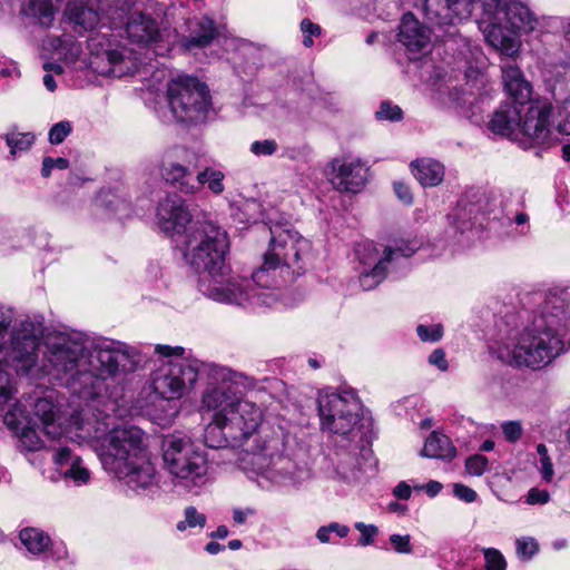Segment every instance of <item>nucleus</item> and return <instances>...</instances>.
Instances as JSON below:
<instances>
[{"instance_id": "obj_27", "label": "nucleus", "mask_w": 570, "mask_h": 570, "mask_svg": "<svg viewBox=\"0 0 570 570\" xmlns=\"http://www.w3.org/2000/svg\"><path fill=\"white\" fill-rule=\"evenodd\" d=\"M19 540L26 551L33 558L42 560L50 557L61 559L67 553L65 550L62 553H57L53 550L55 543L51 537L40 528H23L19 532Z\"/></svg>"}, {"instance_id": "obj_19", "label": "nucleus", "mask_w": 570, "mask_h": 570, "mask_svg": "<svg viewBox=\"0 0 570 570\" xmlns=\"http://www.w3.org/2000/svg\"><path fill=\"white\" fill-rule=\"evenodd\" d=\"M156 217L159 228L170 237L185 235L187 225L191 222L188 206L177 195H166L159 202Z\"/></svg>"}, {"instance_id": "obj_49", "label": "nucleus", "mask_w": 570, "mask_h": 570, "mask_svg": "<svg viewBox=\"0 0 570 570\" xmlns=\"http://www.w3.org/2000/svg\"><path fill=\"white\" fill-rule=\"evenodd\" d=\"M483 554L487 570H505L507 562L499 550L494 548H484Z\"/></svg>"}, {"instance_id": "obj_3", "label": "nucleus", "mask_w": 570, "mask_h": 570, "mask_svg": "<svg viewBox=\"0 0 570 570\" xmlns=\"http://www.w3.org/2000/svg\"><path fill=\"white\" fill-rule=\"evenodd\" d=\"M68 436L88 444L105 470L112 472L136 493L156 485V468L150 460L145 433L135 425H116L105 410L87 407L70 420Z\"/></svg>"}, {"instance_id": "obj_4", "label": "nucleus", "mask_w": 570, "mask_h": 570, "mask_svg": "<svg viewBox=\"0 0 570 570\" xmlns=\"http://www.w3.org/2000/svg\"><path fill=\"white\" fill-rule=\"evenodd\" d=\"M177 247L186 264L199 275L197 286L203 295L239 306L255 302L256 296L249 294V278L233 274L226 263L229 242L220 226L210 220H197L177 240Z\"/></svg>"}, {"instance_id": "obj_28", "label": "nucleus", "mask_w": 570, "mask_h": 570, "mask_svg": "<svg viewBox=\"0 0 570 570\" xmlns=\"http://www.w3.org/2000/svg\"><path fill=\"white\" fill-rule=\"evenodd\" d=\"M397 40L410 52H420L430 45L431 32L429 28L421 24L413 13L407 12L402 17Z\"/></svg>"}, {"instance_id": "obj_34", "label": "nucleus", "mask_w": 570, "mask_h": 570, "mask_svg": "<svg viewBox=\"0 0 570 570\" xmlns=\"http://www.w3.org/2000/svg\"><path fill=\"white\" fill-rule=\"evenodd\" d=\"M421 455L430 459L451 461L456 456V449L448 435L433 431L426 439Z\"/></svg>"}, {"instance_id": "obj_11", "label": "nucleus", "mask_w": 570, "mask_h": 570, "mask_svg": "<svg viewBox=\"0 0 570 570\" xmlns=\"http://www.w3.org/2000/svg\"><path fill=\"white\" fill-rule=\"evenodd\" d=\"M164 470L175 487L191 491L204 487L208 481L206 454L181 434H171L163 440Z\"/></svg>"}, {"instance_id": "obj_7", "label": "nucleus", "mask_w": 570, "mask_h": 570, "mask_svg": "<svg viewBox=\"0 0 570 570\" xmlns=\"http://www.w3.org/2000/svg\"><path fill=\"white\" fill-rule=\"evenodd\" d=\"M482 6L489 19L479 23L484 39L509 58L519 55L522 47L520 37L538 31L546 21L520 0H482Z\"/></svg>"}, {"instance_id": "obj_24", "label": "nucleus", "mask_w": 570, "mask_h": 570, "mask_svg": "<svg viewBox=\"0 0 570 570\" xmlns=\"http://www.w3.org/2000/svg\"><path fill=\"white\" fill-rule=\"evenodd\" d=\"M550 91L557 108L553 128L558 134L570 135V71L558 75Z\"/></svg>"}, {"instance_id": "obj_33", "label": "nucleus", "mask_w": 570, "mask_h": 570, "mask_svg": "<svg viewBox=\"0 0 570 570\" xmlns=\"http://www.w3.org/2000/svg\"><path fill=\"white\" fill-rule=\"evenodd\" d=\"M410 167L413 176L423 187H435L444 179L443 164L433 158L413 160Z\"/></svg>"}, {"instance_id": "obj_43", "label": "nucleus", "mask_w": 570, "mask_h": 570, "mask_svg": "<svg viewBox=\"0 0 570 570\" xmlns=\"http://www.w3.org/2000/svg\"><path fill=\"white\" fill-rule=\"evenodd\" d=\"M278 144L275 139L255 140L249 146V151L256 157H268L276 154Z\"/></svg>"}, {"instance_id": "obj_37", "label": "nucleus", "mask_w": 570, "mask_h": 570, "mask_svg": "<svg viewBox=\"0 0 570 570\" xmlns=\"http://www.w3.org/2000/svg\"><path fill=\"white\" fill-rule=\"evenodd\" d=\"M226 175L220 169H217L212 166L205 167L196 175L197 183L199 184V190L203 186L214 195H222L225 190L224 180Z\"/></svg>"}, {"instance_id": "obj_10", "label": "nucleus", "mask_w": 570, "mask_h": 570, "mask_svg": "<svg viewBox=\"0 0 570 570\" xmlns=\"http://www.w3.org/2000/svg\"><path fill=\"white\" fill-rule=\"evenodd\" d=\"M158 358L151 373V385L156 394L165 400H175L191 390L199 374L207 376L206 366L199 360L186 355L181 346L158 344L155 346Z\"/></svg>"}, {"instance_id": "obj_64", "label": "nucleus", "mask_w": 570, "mask_h": 570, "mask_svg": "<svg viewBox=\"0 0 570 570\" xmlns=\"http://www.w3.org/2000/svg\"><path fill=\"white\" fill-rule=\"evenodd\" d=\"M43 69L47 72L52 73L53 76L55 75H61L63 72L62 66L59 65V63H55V62H46L43 65Z\"/></svg>"}, {"instance_id": "obj_17", "label": "nucleus", "mask_w": 570, "mask_h": 570, "mask_svg": "<svg viewBox=\"0 0 570 570\" xmlns=\"http://www.w3.org/2000/svg\"><path fill=\"white\" fill-rule=\"evenodd\" d=\"M189 151L184 147H174L167 150L161 158L160 175L173 188L184 195H194L199 191V184L191 170Z\"/></svg>"}, {"instance_id": "obj_6", "label": "nucleus", "mask_w": 570, "mask_h": 570, "mask_svg": "<svg viewBox=\"0 0 570 570\" xmlns=\"http://www.w3.org/2000/svg\"><path fill=\"white\" fill-rule=\"evenodd\" d=\"M271 242L264 254L263 264L252 274L249 294L255 302L247 305H267L269 294L262 288L278 287L293 282L305 272V258L311 250V243L296 230L275 226L271 228Z\"/></svg>"}, {"instance_id": "obj_60", "label": "nucleus", "mask_w": 570, "mask_h": 570, "mask_svg": "<svg viewBox=\"0 0 570 570\" xmlns=\"http://www.w3.org/2000/svg\"><path fill=\"white\" fill-rule=\"evenodd\" d=\"M394 191L397 196V198L403 202L404 204H411L412 203V193L409 186H406L403 183H394Z\"/></svg>"}, {"instance_id": "obj_47", "label": "nucleus", "mask_w": 570, "mask_h": 570, "mask_svg": "<svg viewBox=\"0 0 570 570\" xmlns=\"http://www.w3.org/2000/svg\"><path fill=\"white\" fill-rule=\"evenodd\" d=\"M489 466L488 459L482 454H474L466 459L465 471L473 476H481Z\"/></svg>"}, {"instance_id": "obj_8", "label": "nucleus", "mask_w": 570, "mask_h": 570, "mask_svg": "<svg viewBox=\"0 0 570 570\" xmlns=\"http://www.w3.org/2000/svg\"><path fill=\"white\" fill-rule=\"evenodd\" d=\"M264 444L257 445L258 452L244 455L240 468L249 479H255L259 487L266 483L298 487L309 480L311 470L283 454L286 445L284 431H268L263 435Z\"/></svg>"}, {"instance_id": "obj_36", "label": "nucleus", "mask_w": 570, "mask_h": 570, "mask_svg": "<svg viewBox=\"0 0 570 570\" xmlns=\"http://www.w3.org/2000/svg\"><path fill=\"white\" fill-rule=\"evenodd\" d=\"M67 13L70 21L83 30H92L100 21L98 11L86 6L69 4Z\"/></svg>"}, {"instance_id": "obj_2", "label": "nucleus", "mask_w": 570, "mask_h": 570, "mask_svg": "<svg viewBox=\"0 0 570 570\" xmlns=\"http://www.w3.org/2000/svg\"><path fill=\"white\" fill-rule=\"evenodd\" d=\"M208 386L202 396V406L213 412L204 440L208 448L230 445L243 448L244 455L258 452L268 431H283L264 424V411L255 402L240 395L239 387L253 390L256 380L222 365L205 367Z\"/></svg>"}, {"instance_id": "obj_57", "label": "nucleus", "mask_w": 570, "mask_h": 570, "mask_svg": "<svg viewBox=\"0 0 570 570\" xmlns=\"http://www.w3.org/2000/svg\"><path fill=\"white\" fill-rule=\"evenodd\" d=\"M550 500V494L547 490L532 488L527 495V503L529 504H544Z\"/></svg>"}, {"instance_id": "obj_1", "label": "nucleus", "mask_w": 570, "mask_h": 570, "mask_svg": "<svg viewBox=\"0 0 570 570\" xmlns=\"http://www.w3.org/2000/svg\"><path fill=\"white\" fill-rule=\"evenodd\" d=\"M11 328L20 351L16 360L27 377H49L82 399L98 395L105 380L134 373L142 361L122 342L102 338L87 346L80 335L66 332L48 334L40 357L42 322L26 316L12 322Z\"/></svg>"}, {"instance_id": "obj_46", "label": "nucleus", "mask_w": 570, "mask_h": 570, "mask_svg": "<svg viewBox=\"0 0 570 570\" xmlns=\"http://www.w3.org/2000/svg\"><path fill=\"white\" fill-rule=\"evenodd\" d=\"M417 336L422 342H438L443 336V326L441 324L424 325L416 327Z\"/></svg>"}, {"instance_id": "obj_15", "label": "nucleus", "mask_w": 570, "mask_h": 570, "mask_svg": "<svg viewBox=\"0 0 570 570\" xmlns=\"http://www.w3.org/2000/svg\"><path fill=\"white\" fill-rule=\"evenodd\" d=\"M482 219H502L501 202L484 193L472 191L460 198L455 208L448 215L451 230L464 234Z\"/></svg>"}, {"instance_id": "obj_12", "label": "nucleus", "mask_w": 570, "mask_h": 570, "mask_svg": "<svg viewBox=\"0 0 570 570\" xmlns=\"http://www.w3.org/2000/svg\"><path fill=\"white\" fill-rule=\"evenodd\" d=\"M422 244V240L416 237L397 238L389 245L364 243L357 249V256L363 266L360 274L362 288L371 291L376 287L402 261L417 252Z\"/></svg>"}, {"instance_id": "obj_45", "label": "nucleus", "mask_w": 570, "mask_h": 570, "mask_svg": "<svg viewBox=\"0 0 570 570\" xmlns=\"http://www.w3.org/2000/svg\"><path fill=\"white\" fill-rule=\"evenodd\" d=\"M72 131L71 122L68 120H62L55 124L48 134V139L51 145L61 144Z\"/></svg>"}, {"instance_id": "obj_22", "label": "nucleus", "mask_w": 570, "mask_h": 570, "mask_svg": "<svg viewBox=\"0 0 570 570\" xmlns=\"http://www.w3.org/2000/svg\"><path fill=\"white\" fill-rule=\"evenodd\" d=\"M331 166L337 189L358 193L364 188L368 167L360 158L333 159Z\"/></svg>"}, {"instance_id": "obj_26", "label": "nucleus", "mask_w": 570, "mask_h": 570, "mask_svg": "<svg viewBox=\"0 0 570 570\" xmlns=\"http://www.w3.org/2000/svg\"><path fill=\"white\" fill-rule=\"evenodd\" d=\"M90 63L99 75L117 78L132 75L138 69L136 59L126 56L125 50H106Z\"/></svg>"}, {"instance_id": "obj_53", "label": "nucleus", "mask_w": 570, "mask_h": 570, "mask_svg": "<svg viewBox=\"0 0 570 570\" xmlns=\"http://www.w3.org/2000/svg\"><path fill=\"white\" fill-rule=\"evenodd\" d=\"M312 153V149L307 145L302 146H288L283 148L281 157L289 160H305Z\"/></svg>"}, {"instance_id": "obj_61", "label": "nucleus", "mask_w": 570, "mask_h": 570, "mask_svg": "<svg viewBox=\"0 0 570 570\" xmlns=\"http://www.w3.org/2000/svg\"><path fill=\"white\" fill-rule=\"evenodd\" d=\"M393 494L400 500H409L412 494V487L402 481L394 488Z\"/></svg>"}, {"instance_id": "obj_56", "label": "nucleus", "mask_w": 570, "mask_h": 570, "mask_svg": "<svg viewBox=\"0 0 570 570\" xmlns=\"http://www.w3.org/2000/svg\"><path fill=\"white\" fill-rule=\"evenodd\" d=\"M453 493L458 499L466 503L474 502L478 497L476 492L473 489L461 483H455L453 485Z\"/></svg>"}, {"instance_id": "obj_29", "label": "nucleus", "mask_w": 570, "mask_h": 570, "mask_svg": "<svg viewBox=\"0 0 570 570\" xmlns=\"http://www.w3.org/2000/svg\"><path fill=\"white\" fill-rule=\"evenodd\" d=\"M524 111V105H515L505 101L493 112L489 121V129L497 135L512 137L519 135L521 125V114Z\"/></svg>"}, {"instance_id": "obj_25", "label": "nucleus", "mask_w": 570, "mask_h": 570, "mask_svg": "<svg viewBox=\"0 0 570 570\" xmlns=\"http://www.w3.org/2000/svg\"><path fill=\"white\" fill-rule=\"evenodd\" d=\"M53 463L61 469L65 480L71 481L76 487H82L90 482L91 473L83 460L67 446H59L52 456Z\"/></svg>"}, {"instance_id": "obj_9", "label": "nucleus", "mask_w": 570, "mask_h": 570, "mask_svg": "<svg viewBox=\"0 0 570 570\" xmlns=\"http://www.w3.org/2000/svg\"><path fill=\"white\" fill-rule=\"evenodd\" d=\"M321 429L342 436L357 439L360 455L366 461L372 454L368 426L362 420V405L353 392L321 393L317 399Z\"/></svg>"}, {"instance_id": "obj_48", "label": "nucleus", "mask_w": 570, "mask_h": 570, "mask_svg": "<svg viewBox=\"0 0 570 570\" xmlns=\"http://www.w3.org/2000/svg\"><path fill=\"white\" fill-rule=\"evenodd\" d=\"M517 553L524 560L531 559L539 550L538 542L531 537H522L515 541Z\"/></svg>"}, {"instance_id": "obj_52", "label": "nucleus", "mask_w": 570, "mask_h": 570, "mask_svg": "<svg viewBox=\"0 0 570 570\" xmlns=\"http://www.w3.org/2000/svg\"><path fill=\"white\" fill-rule=\"evenodd\" d=\"M354 528L361 533L358 544L366 547L374 542V538L379 533V528L374 524H366L364 522H355Z\"/></svg>"}, {"instance_id": "obj_13", "label": "nucleus", "mask_w": 570, "mask_h": 570, "mask_svg": "<svg viewBox=\"0 0 570 570\" xmlns=\"http://www.w3.org/2000/svg\"><path fill=\"white\" fill-rule=\"evenodd\" d=\"M167 97L173 117L180 122H204L213 111L208 87L191 76L173 79Z\"/></svg>"}, {"instance_id": "obj_14", "label": "nucleus", "mask_w": 570, "mask_h": 570, "mask_svg": "<svg viewBox=\"0 0 570 570\" xmlns=\"http://www.w3.org/2000/svg\"><path fill=\"white\" fill-rule=\"evenodd\" d=\"M14 320L13 309L0 305V411L16 399L18 383L10 370L17 375L26 376V371L17 362L19 347L11 328Z\"/></svg>"}, {"instance_id": "obj_35", "label": "nucleus", "mask_w": 570, "mask_h": 570, "mask_svg": "<svg viewBox=\"0 0 570 570\" xmlns=\"http://www.w3.org/2000/svg\"><path fill=\"white\" fill-rule=\"evenodd\" d=\"M59 0H56L58 2ZM23 12L43 27H49L55 19L57 7L55 0H26Z\"/></svg>"}, {"instance_id": "obj_20", "label": "nucleus", "mask_w": 570, "mask_h": 570, "mask_svg": "<svg viewBox=\"0 0 570 570\" xmlns=\"http://www.w3.org/2000/svg\"><path fill=\"white\" fill-rule=\"evenodd\" d=\"M474 9V0H425V18L440 27L453 26L468 20Z\"/></svg>"}, {"instance_id": "obj_32", "label": "nucleus", "mask_w": 570, "mask_h": 570, "mask_svg": "<svg viewBox=\"0 0 570 570\" xmlns=\"http://www.w3.org/2000/svg\"><path fill=\"white\" fill-rule=\"evenodd\" d=\"M23 415L18 417L16 411H9L4 415L6 425L14 431L19 438V446L22 450L35 452L43 448V441L40 439L33 426L23 425Z\"/></svg>"}, {"instance_id": "obj_59", "label": "nucleus", "mask_w": 570, "mask_h": 570, "mask_svg": "<svg viewBox=\"0 0 570 570\" xmlns=\"http://www.w3.org/2000/svg\"><path fill=\"white\" fill-rule=\"evenodd\" d=\"M429 363L436 366L442 372H445L449 368L445 353L441 348H436L430 354Z\"/></svg>"}, {"instance_id": "obj_31", "label": "nucleus", "mask_w": 570, "mask_h": 570, "mask_svg": "<svg viewBox=\"0 0 570 570\" xmlns=\"http://www.w3.org/2000/svg\"><path fill=\"white\" fill-rule=\"evenodd\" d=\"M33 412L41 421L43 433L51 439H60L62 429L56 423L58 407L53 401L52 392L35 401Z\"/></svg>"}, {"instance_id": "obj_58", "label": "nucleus", "mask_w": 570, "mask_h": 570, "mask_svg": "<svg viewBox=\"0 0 570 570\" xmlns=\"http://www.w3.org/2000/svg\"><path fill=\"white\" fill-rule=\"evenodd\" d=\"M256 514L255 509L247 508H235L233 509V521L237 525H243L247 520Z\"/></svg>"}, {"instance_id": "obj_50", "label": "nucleus", "mask_w": 570, "mask_h": 570, "mask_svg": "<svg viewBox=\"0 0 570 570\" xmlns=\"http://www.w3.org/2000/svg\"><path fill=\"white\" fill-rule=\"evenodd\" d=\"M391 548L401 554H410L413 551L410 534L393 533L389 538Z\"/></svg>"}, {"instance_id": "obj_39", "label": "nucleus", "mask_w": 570, "mask_h": 570, "mask_svg": "<svg viewBox=\"0 0 570 570\" xmlns=\"http://www.w3.org/2000/svg\"><path fill=\"white\" fill-rule=\"evenodd\" d=\"M350 533V528L338 522H331L322 525L316 531V539L321 543H336L337 539H343Z\"/></svg>"}, {"instance_id": "obj_40", "label": "nucleus", "mask_w": 570, "mask_h": 570, "mask_svg": "<svg viewBox=\"0 0 570 570\" xmlns=\"http://www.w3.org/2000/svg\"><path fill=\"white\" fill-rule=\"evenodd\" d=\"M6 142L10 148V155L16 156L18 151H27L35 141L32 132L10 131L4 136Z\"/></svg>"}, {"instance_id": "obj_21", "label": "nucleus", "mask_w": 570, "mask_h": 570, "mask_svg": "<svg viewBox=\"0 0 570 570\" xmlns=\"http://www.w3.org/2000/svg\"><path fill=\"white\" fill-rule=\"evenodd\" d=\"M346 442V449L345 445H342L336 452L335 473L338 480L348 484H355L361 482L367 470L374 466V458L372 453L370 459L365 461L360 455V450L356 448L357 439Z\"/></svg>"}, {"instance_id": "obj_62", "label": "nucleus", "mask_w": 570, "mask_h": 570, "mask_svg": "<svg viewBox=\"0 0 570 570\" xmlns=\"http://www.w3.org/2000/svg\"><path fill=\"white\" fill-rule=\"evenodd\" d=\"M442 488H443V485L439 481H433V480L428 482L424 485H415L414 487L415 490H425V492L431 498L436 497L441 492Z\"/></svg>"}, {"instance_id": "obj_41", "label": "nucleus", "mask_w": 570, "mask_h": 570, "mask_svg": "<svg viewBox=\"0 0 570 570\" xmlns=\"http://www.w3.org/2000/svg\"><path fill=\"white\" fill-rule=\"evenodd\" d=\"M537 453L539 459L535 461V466L542 478L547 483L552 482L554 476V470L552 460L548 454V449L544 444L540 443L537 445Z\"/></svg>"}, {"instance_id": "obj_55", "label": "nucleus", "mask_w": 570, "mask_h": 570, "mask_svg": "<svg viewBox=\"0 0 570 570\" xmlns=\"http://www.w3.org/2000/svg\"><path fill=\"white\" fill-rule=\"evenodd\" d=\"M502 432L507 441L517 442L523 433V429L518 421H507L502 424Z\"/></svg>"}, {"instance_id": "obj_63", "label": "nucleus", "mask_w": 570, "mask_h": 570, "mask_svg": "<svg viewBox=\"0 0 570 570\" xmlns=\"http://www.w3.org/2000/svg\"><path fill=\"white\" fill-rule=\"evenodd\" d=\"M42 81L47 90L53 92L57 89V82L52 73L46 71Z\"/></svg>"}, {"instance_id": "obj_18", "label": "nucleus", "mask_w": 570, "mask_h": 570, "mask_svg": "<svg viewBox=\"0 0 570 570\" xmlns=\"http://www.w3.org/2000/svg\"><path fill=\"white\" fill-rule=\"evenodd\" d=\"M552 115L553 106L550 102H524L519 134L534 145L552 144L557 140V137L553 135V121H550Z\"/></svg>"}, {"instance_id": "obj_16", "label": "nucleus", "mask_w": 570, "mask_h": 570, "mask_svg": "<svg viewBox=\"0 0 570 570\" xmlns=\"http://www.w3.org/2000/svg\"><path fill=\"white\" fill-rule=\"evenodd\" d=\"M173 8L158 0H140L129 12L126 33L131 42L148 45L159 38L158 18L173 17Z\"/></svg>"}, {"instance_id": "obj_5", "label": "nucleus", "mask_w": 570, "mask_h": 570, "mask_svg": "<svg viewBox=\"0 0 570 570\" xmlns=\"http://www.w3.org/2000/svg\"><path fill=\"white\" fill-rule=\"evenodd\" d=\"M570 332L569 293L547 295L541 314L523 328H508L495 353L507 364L540 370L564 350L563 338Z\"/></svg>"}, {"instance_id": "obj_51", "label": "nucleus", "mask_w": 570, "mask_h": 570, "mask_svg": "<svg viewBox=\"0 0 570 570\" xmlns=\"http://www.w3.org/2000/svg\"><path fill=\"white\" fill-rule=\"evenodd\" d=\"M299 28L303 33V45L306 48H311L314 43L313 37H318L322 32L321 27L312 22L309 19H303Z\"/></svg>"}, {"instance_id": "obj_44", "label": "nucleus", "mask_w": 570, "mask_h": 570, "mask_svg": "<svg viewBox=\"0 0 570 570\" xmlns=\"http://www.w3.org/2000/svg\"><path fill=\"white\" fill-rule=\"evenodd\" d=\"M375 117L379 120L400 121L403 118V111L397 105L383 101L376 110Z\"/></svg>"}, {"instance_id": "obj_30", "label": "nucleus", "mask_w": 570, "mask_h": 570, "mask_svg": "<svg viewBox=\"0 0 570 570\" xmlns=\"http://www.w3.org/2000/svg\"><path fill=\"white\" fill-rule=\"evenodd\" d=\"M502 78L511 104L524 105L530 98L531 86L524 79L523 72L515 65L508 63L502 67Z\"/></svg>"}, {"instance_id": "obj_54", "label": "nucleus", "mask_w": 570, "mask_h": 570, "mask_svg": "<svg viewBox=\"0 0 570 570\" xmlns=\"http://www.w3.org/2000/svg\"><path fill=\"white\" fill-rule=\"evenodd\" d=\"M69 167V160L63 157L51 158L45 157L42 160L41 175L49 177L53 168L67 169Z\"/></svg>"}, {"instance_id": "obj_23", "label": "nucleus", "mask_w": 570, "mask_h": 570, "mask_svg": "<svg viewBox=\"0 0 570 570\" xmlns=\"http://www.w3.org/2000/svg\"><path fill=\"white\" fill-rule=\"evenodd\" d=\"M187 30L188 35L180 38V45L187 51L205 48L220 36L219 26L208 16L189 19Z\"/></svg>"}, {"instance_id": "obj_38", "label": "nucleus", "mask_w": 570, "mask_h": 570, "mask_svg": "<svg viewBox=\"0 0 570 570\" xmlns=\"http://www.w3.org/2000/svg\"><path fill=\"white\" fill-rule=\"evenodd\" d=\"M48 40L50 47L57 52V55L62 56L67 60L75 61L81 53L80 43H78L70 35L50 37Z\"/></svg>"}, {"instance_id": "obj_42", "label": "nucleus", "mask_w": 570, "mask_h": 570, "mask_svg": "<svg viewBox=\"0 0 570 570\" xmlns=\"http://www.w3.org/2000/svg\"><path fill=\"white\" fill-rule=\"evenodd\" d=\"M184 517L185 519L176 524V529L181 532L187 528L198 527L199 529H203L207 521L206 515L191 505L184 510Z\"/></svg>"}]
</instances>
